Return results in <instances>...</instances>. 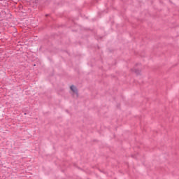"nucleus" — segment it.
<instances>
[{
	"label": "nucleus",
	"mask_w": 179,
	"mask_h": 179,
	"mask_svg": "<svg viewBox=\"0 0 179 179\" xmlns=\"http://www.w3.org/2000/svg\"><path fill=\"white\" fill-rule=\"evenodd\" d=\"M71 90H72L73 93L76 94V97H78V89L74 85H71L70 87Z\"/></svg>",
	"instance_id": "f257e3e1"
}]
</instances>
